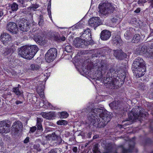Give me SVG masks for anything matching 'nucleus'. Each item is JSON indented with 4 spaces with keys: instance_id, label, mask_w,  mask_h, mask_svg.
I'll use <instances>...</instances> for the list:
<instances>
[{
    "instance_id": "obj_1",
    "label": "nucleus",
    "mask_w": 153,
    "mask_h": 153,
    "mask_svg": "<svg viewBox=\"0 0 153 153\" xmlns=\"http://www.w3.org/2000/svg\"><path fill=\"white\" fill-rule=\"evenodd\" d=\"M110 113L102 108H96L91 110L87 116L86 123L100 127L106 125L110 120Z\"/></svg>"
},
{
    "instance_id": "obj_2",
    "label": "nucleus",
    "mask_w": 153,
    "mask_h": 153,
    "mask_svg": "<svg viewBox=\"0 0 153 153\" xmlns=\"http://www.w3.org/2000/svg\"><path fill=\"white\" fill-rule=\"evenodd\" d=\"M38 50L36 45H25L18 49V52L22 57L30 59L33 57Z\"/></svg>"
},
{
    "instance_id": "obj_3",
    "label": "nucleus",
    "mask_w": 153,
    "mask_h": 153,
    "mask_svg": "<svg viewBox=\"0 0 153 153\" xmlns=\"http://www.w3.org/2000/svg\"><path fill=\"white\" fill-rule=\"evenodd\" d=\"M132 66L136 77H141L145 74L146 70V64L142 58L138 57L136 59Z\"/></svg>"
},
{
    "instance_id": "obj_4",
    "label": "nucleus",
    "mask_w": 153,
    "mask_h": 153,
    "mask_svg": "<svg viewBox=\"0 0 153 153\" xmlns=\"http://www.w3.org/2000/svg\"><path fill=\"white\" fill-rule=\"evenodd\" d=\"M98 7L100 15L101 16H106L108 14L112 12L114 10L111 4L106 1L100 4L99 5Z\"/></svg>"
},
{
    "instance_id": "obj_5",
    "label": "nucleus",
    "mask_w": 153,
    "mask_h": 153,
    "mask_svg": "<svg viewBox=\"0 0 153 153\" xmlns=\"http://www.w3.org/2000/svg\"><path fill=\"white\" fill-rule=\"evenodd\" d=\"M142 108L138 106H136L133 108L131 113L128 114V116L130 119H138L140 120V117H141L144 115L143 113L141 112Z\"/></svg>"
},
{
    "instance_id": "obj_6",
    "label": "nucleus",
    "mask_w": 153,
    "mask_h": 153,
    "mask_svg": "<svg viewBox=\"0 0 153 153\" xmlns=\"http://www.w3.org/2000/svg\"><path fill=\"white\" fill-rule=\"evenodd\" d=\"M57 54V50L56 48H51L45 55L46 61L48 62H52L56 58Z\"/></svg>"
},
{
    "instance_id": "obj_7",
    "label": "nucleus",
    "mask_w": 153,
    "mask_h": 153,
    "mask_svg": "<svg viewBox=\"0 0 153 153\" xmlns=\"http://www.w3.org/2000/svg\"><path fill=\"white\" fill-rule=\"evenodd\" d=\"M10 125L4 121H0V133L6 134L10 131Z\"/></svg>"
},
{
    "instance_id": "obj_8",
    "label": "nucleus",
    "mask_w": 153,
    "mask_h": 153,
    "mask_svg": "<svg viewBox=\"0 0 153 153\" xmlns=\"http://www.w3.org/2000/svg\"><path fill=\"white\" fill-rule=\"evenodd\" d=\"M22 123L19 121H17L14 122L12 127V133L14 134H17L22 128Z\"/></svg>"
},
{
    "instance_id": "obj_9",
    "label": "nucleus",
    "mask_w": 153,
    "mask_h": 153,
    "mask_svg": "<svg viewBox=\"0 0 153 153\" xmlns=\"http://www.w3.org/2000/svg\"><path fill=\"white\" fill-rule=\"evenodd\" d=\"M19 29L23 31H27L30 27V24L27 20H24L20 22L19 24Z\"/></svg>"
},
{
    "instance_id": "obj_10",
    "label": "nucleus",
    "mask_w": 153,
    "mask_h": 153,
    "mask_svg": "<svg viewBox=\"0 0 153 153\" xmlns=\"http://www.w3.org/2000/svg\"><path fill=\"white\" fill-rule=\"evenodd\" d=\"M100 23V18L98 17H93L89 20L88 24L91 27L95 28L99 26Z\"/></svg>"
},
{
    "instance_id": "obj_11",
    "label": "nucleus",
    "mask_w": 153,
    "mask_h": 153,
    "mask_svg": "<svg viewBox=\"0 0 153 153\" xmlns=\"http://www.w3.org/2000/svg\"><path fill=\"white\" fill-rule=\"evenodd\" d=\"M6 27L7 30L14 34L16 33L18 30L16 25L14 22L8 23Z\"/></svg>"
},
{
    "instance_id": "obj_12",
    "label": "nucleus",
    "mask_w": 153,
    "mask_h": 153,
    "mask_svg": "<svg viewBox=\"0 0 153 153\" xmlns=\"http://www.w3.org/2000/svg\"><path fill=\"white\" fill-rule=\"evenodd\" d=\"M85 39H83L81 37L77 38L74 40L73 45L76 48L83 47V45H85Z\"/></svg>"
},
{
    "instance_id": "obj_13",
    "label": "nucleus",
    "mask_w": 153,
    "mask_h": 153,
    "mask_svg": "<svg viewBox=\"0 0 153 153\" xmlns=\"http://www.w3.org/2000/svg\"><path fill=\"white\" fill-rule=\"evenodd\" d=\"M80 37L83 39L89 40L91 38L90 30L88 28L85 29L80 36Z\"/></svg>"
},
{
    "instance_id": "obj_14",
    "label": "nucleus",
    "mask_w": 153,
    "mask_h": 153,
    "mask_svg": "<svg viewBox=\"0 0 153 153\" xmlns=\"http://www.w3.org/2000/svg\"><path fill=\"white\" fill-rule=\"evenodd\" d=\"M114 55L117 59H122L127 56L126 54L120 50L115 51L114 52Z\"/></svg>"
},
{
    "instance_id": "obj_15",
    "label": "nucleus",
    "mask_w": 153,
    "mask_h": 153,
    "mask_svg": "<svg viewBox=\"0 0 153 153\" xmlns=\"http://www.w3.org/2000/svg\"><path fill=\"white\" fill-rule=\"evenodd\" d=\"M111 36V33L109 31L104 30L101 32L100 37L102 40H108Z\"/></svg>"
},
{
    "instance_id": "obj_16",
    "label": "nucleus",
    "mask_w": 153,
    "mask_h": 153,
    "mask_svg": "<svg viewBox=\"0 0 153 153\" xmlns=\"http://www.w3.org/2000/svg\"><path fill=\"white\" fill-rule=\"evenodd\" d=\"M41 115L44 118L48 120L52 119L55 117L54 112H50L48 113H42Z\"/></svg>"
},
{
    "instance_id": "obj_17",
    "label": "nucleus",
    "mask_w": 153,
    "mask_h": 153,
    "mask_svg": "<svg viewBox=\"0 0 153 153\" xmlns=\"http://www.w3.org/2000/svg\"><path fill=\"white\" fill-rule=\"evenodd\" d=\"M10 36L7 33H4L1 35V40L4 45L10 41Z\"/></svg>"
},
{
    "instance_id": "obj_18",
    "label": "nucleus",
    "mask_w": 153,
    "mask_h": 153,
    "mask_svg": "<svg viewBox=\"0 0 153 153\" xmlns=\"http://www.w3.org/2000/svg\"><path fill=\"white\" fill-rule=\"evenodd\" d=\"M146 57L152 59L153 58V48H148L147 51L145 56Z\"/></svg>"
},
{
    "instance_id": "obj_19",
    "label": "nucleus",
    "mask_w": 153,
    "mask_h": 153,
    "mask_svg": "<svg viewBox=\"0 0 153 153\" xmlns=\"http://www.w3.org/2000/svg\"><path fill=\"white\" fill-rule=\"evenodd\" d=\"M133 30L132 29L130 28L129 30H127L124 34L125 38L127 40H129L131 38V31Z\"/></svg>"
},
{
    "instance_id": "obj_20",
    "label": "nucleus",
    "mask_w": 153,
    "mask_h": 153,
    "mask_svg": "<svg viewBox=\"0 0 153 153\" xmlns=\"http://www.w3.org/2000/svg\"><path fill=\"white\" fill-rule=\"evenodd\" d=\"M34 39L36 42L39 44L42 43L43 41V38L37 34L35 35L34 37Z\"/></svg>"
},
{
    "instance_id": "obj_21",
    "label": "nucleus",
    "mask_w": 153,
    "mask_h": 153,
    "mask_svg": "<svg viewBox=\"0 0 153 153\" xmlns=\"http://www.w3.org/2000/svg\"><path fill=\"white\" fill-rule=\"evenodd\" d=\"M121 42V40L120 37L119 36L117 35L116 36H115V37H113V42L114 44L116 45H117L118 44H120Z\"/></svg>"
},
{
    "instance_id": "obj_22",
    "label": "nucleus",
    "mask_w": 153,
    "mask_h": 153,
    "mask_svg": "<svg viewBox=\"0 0 153 153\" xmlns=\"http://www.w3.org/2000/svg\"><path fill=\"white\" fill-rule=\"evenodd\" d=\"M134 148L133 146H129V148L128 149H125L123 146H120L121 150H122V153H128L132 151L133 148Z\"/></svg>"
},
{
    "instance_id": "obj_23",
    "label": "nucleus",
    "mask_w": 153,
    "mask_h": 153,
    "mask_svg": "<svg viewBox=\"0 0 153 153\" xmlns=\"http://www.w3.org/2000/svg\"><path fill=\"white\" fill-rule=\"evenodd\" d=\"M51 38L52 39L56 41L60 40L58 33L56 32H53L51 33Z\"/></svg>"
},
{
    "instance_id": "obj_24",
    "label": "nucleus",
    "mask_w": 153,
    "mask_h": 153,
    "mask_svg": "<svg viewBox=\"0 0 153 153\" xmlns=\"http://www.w3.org/2000/svg\"><path fill=\"white\" fill-rule=\"evenodd\" d=\"M14 49V48L13 47H12L11 48L9 47L7 48L6 49V50L4 53V55H7L13 52Z\"/></svg>"
},
{
    "instance_id": "obj_25",
    "label": "nucleus",
    "mask_w": 153,
    "mask_h": 153,
    "mask_svg": "<svg viewBox=\"0 0 153 153\" xmlns=\"http://www.w3.org/2000/svg\"><path fill=\"white\" fill-rule=\"evenodd\" d=\"M140 40V36L139 34H135L133 38V42L137 43Z\"/></svg>"
},
{
    "instance_id": "obj_26",
    "label": "nucleus",
    "mask_w": 153,
    "mask_h": 153,
    "mask_svg": "<svg viewBox=\"0 0 153 153\" xmlns=\"http://www.w3.org/2000/svg\"><path fill=\"white\" fill-rule=\"evenodd\" d=\"M140 47H141V55L143 54L145 56L146 54V53H147V51L148 48H147L146 46L145 45H144L143 46L140 45Z\"/></svg>"
},
{
    "instance_id": "obj_27",
    "label": "nucleus",
    "mask_w": 153,
    "mask_h": 153,
    "mask_svg": "<svg viewBox=\"0 0 153 153\" xmlns=\"http://www.w3.org/2000/svg\"><path fill=\"white\" fill-rule=\"evenodd\" d=\"M40 68V66L38 65L32 64L30 65L29 69L32 71H35L39 69Z\"/></svg>"
},
{
    "instance_id": "obj_28",
    "label": "nucleus",
    "mask_w": 153,
    "mask_h": 153,
    "mask_svg": "<svg viewBox=\"0 0 153 153\" xmlns=\"http://www.w3.org/2000/svg\"><path fill=\"white\" fill-rule=\"evenodd\" d=\"M13 92L17 95H21L22 93V91H20L18 87L13 88Z\"/></svg>"
},
{
    "instance_id": "obj_29",
    "label": "nucleus",
    "mask_w": 153,
    "mask_h": 153,
    "mask_svg": "<svg viewBox=\"0 0 153 153\" xmlns=\"http://www.w3.org/2000/svg\"><path fill=\"white\" fill-rule=\"evenodd\" d=\"M18 5L16 3L14 2L11 5V7L12 11H16L18 9Z\"/></svg>"
},
{
    "instance_id": "obj_30",
    "label": "nucleus",
    "mask_w": 153,
    "mask_h": 153,
    "mask_svg": "<svg viewBox=\"0 0 153 153\" xmlns=\"http://www.w3.org/2000/svg\"><path fill=\"white\" fill-rule=\"evenodd\" d=\"M65 49L67 52L70 53L72 52L73 48L71 45H68L66 46Z\"/></svg>"
},
{
    "instance_id": "obj_31",
    "label": "nucleus",
    "mask_w": 153,
    "mask_h": 153,
    "mask_svg": "<svg viewBox=\"0 0 153 153\" xmlns=\"http://www.w3.org/2000/svg\"><path fill=\"white\" fill-rule=\"evenodd\" d=\"M141 48L140 47V45L138 46L136 48L134 51V53L137 55H141Z\"/></svg>"
},
{
    "instance_id": "obj_32",
    "label": "nucleus",
    "mask_w": 153,
    "mask_h": 153,
    "mask_svg": "<svg viewBox=\"0 0 153 153\" xmlns=\"http://www.w3.org/2000/svg\"><path fill=\"white\" fill-rule=\"evenodd\" d=\"M60 114V117L61 118H67L68 116V114L66 112H61Z\"/></svg>"
},
{
    "instance_id": "obj_33",
    "label": "nucleus",
    "mask_w": 153,
    "mask_h": 153,
    "mask_svg": "<svg viewBox=\"0 0 153 153\" xmlns=\"http://www.w3.org/2000/svg\"><path fill=\"white\" fill-rule=\"evenodd\" d=\"M57 124L59 125H65L67 124V122L65 120H60L57 122Z\"/></svg>"
},
{
    "instance_id": "obj_34",
    "label": "nucleus",
    "mask_w": 153,
    "mask_h": 153,
    "mask_svg": "<svg viewBox=\"0 0 153 153\" xmlns=\"http://www.w3.org/2000/svg\"><path fill=\"white\" fill-rule=\"evenodd\" d=\"M38 7L39 6L37 4H33L30 7V8L31 11H35V9L38 8Z\"/></svg>"
},
{
    "instance_id": "obj_35",
    "label": "nucleus",
    "mask_w": 153,
    "mask_h": 153,
    "mask_svg": "<svg viewBox=\"0 0 153 153\" xmlns=\"http://www.w3.org/2000/svg\"><path fill=\"white\" fill-rule=\"evenodd\" d=\"M39 19V25L40 26H42L44 23L43 19L42 16H40Z\"/></svg>"
},
{
    "instance_id": "obj_36",
    "label": "nucleus",
    "mask_w": 153,
    "mask_h": 153,
    "mask_svg": "<svg viewBox=\"0 0 153 153\" xmlns=\"http://www.w3.org/2000/svg\"><path fill=\"white\" fill-rule=\"evenodd\" d=\"M38 90L39 88H38L37 89V91L39 94L40 95V97L41 98H43L44 97V93L42 92L43 90H42V91L41 92H39Z\"/></svg>"
},
{
    "instance_id": "obj_37",
    "label": "nucleus",
    "mask_w": 153,
    "mask_h": 153,
    "mask_svg": "<svg viewBox=\"0 0 153 153\" xmlns=\"http://www.w3.org/2000/svg\"><path fill=\"white\" fill-rule=\"evenodd\" d=\"M93 151L94 153H100V152L98 150V148L97 146H95L94 148Z\"/></svg>"
},
{
    "instance_id": "obj_38",
    "label": "nucleus",
    "mask_w": 153,
    "mask_h": 153,
    "mask_svg": "<svg viewBox=\"0 0 153 153\" xmlns=\"http://www.w3.org/2000/svg\"><path fill=\"white\" fill-rule=\"evenodd\" d=\"M98 70L99 71H104L105 68H104V65L103 64H101V66L100 67V66L98 67Z\"/></svg>"
},
{
    "instance_id": "obj_39",
    "label": "nucleus",
    "mask_w": 153,
    "mask_h": 153,
    "mask_svg": "<svg viewBox=\"0 0 153 153\" xmlns=\"http://www.w3.org/2000/svg\"><path fill=\"white\" fill-rule=\"evenodd\" d=\"M5 10L3 9H0V17H1L4 15V11Z\"/></svg>"
},
{
    "instance_id": "obj_40",
    "label": "nucleus",
    "mask_w": 153,
    "mask_h": 153,
    "mask_svg": "<svg viewBox=\"0 0 153 153\" xmlns=\"http://www.w3.org/2000/svg\"><path fill=\"white\" fill-rule=\"evenodd\" d=\"M18 2L19 3V5L21 6H22L25 2L24 0H18Z\"/></svg>"
},
{
    "instance_id": "obj_41",
    "label": "nucleus",
    "mask_w": 153,
    "mask_h": 153,
    "mask_svg": "<svg viewBox=\"0 0 153 153\" xmlns=\"http://www.w3.org/2000/svg\"><path fill=\"white\" fill-rule=\"evenodd\" d=\"M38 129L40 130L42 128V126L41 123H37Z\"/></svg>"
},
{
    "instance_id": "obj_42",
    "label": "nucleus",
    "mask_w": 153,
    "mask_h": 153,
    "mask_svg": "<svg viewBox=\"0 0 153 153\" xmlns=\"http://www.w3.org/2000/svg\"><path fill=\"white\" fill-rule=\"evenodd\" d=\"M36 129V127L35 126L33 127L30 128V131L32 133L34 132Z\"/></svg>"
},
{
    "instance_id": "obj_43",
    "label": "nucleus",
    "mask_w": 153,
    "mask_h": 153,
    "mask_svg": "<svg viewBox=\"0 0 153 153\" xmlns=\"http://www.w3.org/2000/svg\"><path fill=\"white\" fill-rule=\"evenodd\" d=\"M146 1V0H139L138 1V3L139 4H143Z\"/></svg>"
},
{
    "instance_id": "obj_44",
    "label": "nucleus",
    "mask_w": 153,
    "mask_h": 153,
    "mask_svg": "<svg viewBox=\"0 0 153 153\" xmlns=\"http://www.w3.org/2000/svg\"><path fill=\"white\" fill-rule=\"evenodd\" d=\"M59 38L60 39V40H57V41H60L61 40V41H65V38L64 36H62V37H60L59 36Z\"/></svg>"
},
{
    "instance_id": "obj_45",
    "label": "nucleus",
    "mask_w": 153,
    "mask_h": 153,
    "mask_svg": "<svg viewBox=\"0 0 153 153\" xmlns=\"http://www.w3.org/2000/svg\"><path fill=\"white\" fill-rule=\"evenodd\" d=\"M116 102H113L112 103H111L109 105L110 106H111L112 105H113V108H116Z\"/></svg>"
},
{
    "instance_id": "obj_46",
    "label": "nucleus",
    "mask_w": 153,
    "mask_h": 153,
    "mask_svg": "<svg viewBox=\"0 0 153 153\" xmlns=\"http://www.w3.org/2000/svg\"><path fill=\"white\" fill-rule=\"evenodd\" d=\"M29 138L28 137H27L24 140V143H28L29 141Z\"/></svg>"
},
{
    "instance_id": "obj_47",
    "label": "nucleus",
    "mask_w": 153,
    "mask_h": 153,
    "mask_svg": "<svg viewBox=\"0 0 153 153\" xmlns=\"http://www.w3.org/2000/svg\"><path fill=\"white\" fill-rule=\"evenodd\" d=\"M88 108H84L82 110V112H87L88 111Z\"/></svg>"
},
{
    "instance_id": "obj_48",
    "label": "nucleus",
    "mask_w": 153,
    "mask_h": 153,
    "mask_svg": "<svg viewBox=\"0 0 153 153\" xmlns=\"http://www.w3.org/2000/svg\"><path fill=\"white\" fill-rule=\"evenodd\" d=\"M51 8V4L50 5H49L48 6V8H47V10L48 11V13H49L50 12H51V11L50 9Z\"/></svg>"
},
{
    "instance_id": "obj_49",
    "label": "nucleus",
    "mask_w": 153,
    "mask_h": 153,
    "mask_svg": "<svg viewBox=\"0 0 153 153\" xmlns=\"http://www.w3.org/2000/svg\"><path fill=\"white\" fill-rule=\"evenodd\" d=\"M140 11V8H137L135 11L134 12L136 13H139Z\"/></svg>"
},
{
    "instance_id": "obj_50",
    "label": "nucleus",
    "mask_w": 153,
    "mask_h": 153,
    "mask_svg": "<svg viewBox=\"0 0 153 153\" xmlns=\"http://www.w3.org/2000/svg\"><path fill=\"white\" fill-rule=\"evenodd\" d=\"M22 103V102L20 101L17 100L16 102V103L17 105L21 104Z\"/></svg>"
},
{
    "instance_id": "obj_51",
    "label": "nucleus",
    "mask_w": 153,
    "mask_h": 153,
    "mask_svg": "<svg viewBox=\"0 0 153 153\" xmlns=\"http://www.w3.org/2000/svg\"><path fill=\"white\" fill-rule=\"evenodd\" d=\"M73 151L75 152H76L77 151V148L76 147H74L73 149Z\"/></svg>"
},
{
    "instance_id": "obj_52",
    "label": "nucleus",
    "mask_w": 153,
    "mask_h": 153,
    "mask_svg": "<svg viewBox=\"0 0 153 153\" xmlns=\"http://www.w3.org/2000/svg\"><path fill=\"white\" fill-rule=\"evenodd\" d=\"M41 119L40 118H37V123H41Z\"/></svg>"
},
{
    "instance_id": "obj_53",
    "label": "nucleus",
    "mask_w": 153,
    "mask_h": 153,
    "mask_svg": "<svg viewBox=\"0 0 153 153\" xmlns=\"http://www.w3.org/2000/svg\"><path fill=\"white\" fill-rule=\"evenodd\" d=\"M49 153H56L53 149L51 150Z\"/></svg>"
},
{
    "instance_id": "obj_54",
    "label": "nucleus",
    "mask_w": 153,
    "mask_h": 153,
    "mask_svg": "<svg viewBox=\"0 0 153 153\" xmlns=\"http://www.w3.org/2000/svg\"><path fill=\"white\" fill-rule=\"evenodd\" d=\"M45 104L47 105H48L49 107L50 106L51 104L49 102H45Z\"/></svg>"
},
{
    "instance_id": "obj_55",
    "label": "nucleus",
    "mask_w": 153,
    "mask_h": 153,
    "mask_svg": "<svg viewBox=\"0 0 153 153\" xmlns=\"http://www.w3.org/2000/svg\"><path fill=\"white\" fill-rule=\"evenodd\" d=\"M110 72L113 73L114 72V70L111 69H110Z\"/></svg>"
},
{
    "instance_id": "obj_56",
    "label": "nucleus",
    "mask_w": 153,
    "mask_h": 153,
    "mask_svg": "<svg viewBox=\"0 0 153 153\" xmlns=\"http://www.w3.org/2000/svg\"><path fill=\"white\" fill-rule=\"evenodd\" d=\"M117 20L116 19H114V18H113L112 20V22H116V21Z\"/></svg>"
},
{
    "instance_id": "obj_57",
    "label": "nucleus",
    "mask_w": 153,
    "mask_h": 153,
    "mask_svg": "<svg viewBox=\"0 0 153 153\" xmlns=\"http://www.w3.org/2000/svg\"><path fill=\"white\" fill-rule=\"evenodd\" d=\"M151 35L153 36V30L151 33Z\"/></svg>"
},
{
    "instance_id": "obj_58",
    "label": "nucleus",
    "mask_w": 153,
    "mask_h": 153,
    "mask_svg": "<svg viewBox=\"0 0 153 153\" xmlns=\"http://www.w3.org/2000/svg\"><path fill=\"white\" fill-rule=\"evenodd\" d=\"M49 16L50 17V16H51V15H50H50L49 14Z\"/></svg>"
},
{
    "instance_id": "obj_59",
    "label": "nucleus",
    "mask_w": 153,
    "mask_h": 153,
    "mask_svg": "<svg viewBox=\"0 0 153 153\" xmlns=\"http://www.w3.org/2000/svg\"><path fill=\"white\" fill-rule=\"evenodd\" d=\"M109 153L107 152H105V153Z\"/></svg>"
}]
</instances>
